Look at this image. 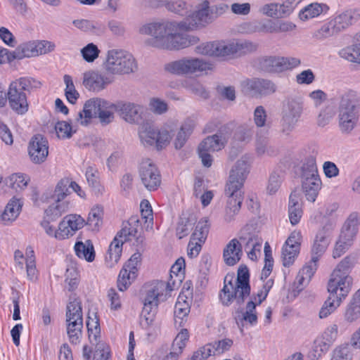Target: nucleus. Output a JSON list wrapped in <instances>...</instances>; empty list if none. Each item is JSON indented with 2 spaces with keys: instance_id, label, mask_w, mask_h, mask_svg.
<instances>
[{
  "instance_id": "1",
  "label": "nucleus",
  "mask_w": 360,
  "mask_h": 360,
  "mask_svg": "<svg viewBox=\"0 0 360 360\" xmlns=\"http://www.w3.org/2000/svg\"><path fill=\"white\" fill-rule=\"evenodd\" d=\"M213 13L209 1L203 0L191 14L192 22L178 23L166 20L152 22L142 25L139 33L152 37L146 41L150 46L167 50L183 49L195 44L198 39L181 33L179 30H192L198 25H208L214 21Z\"/></svg>"
},
{
  "instance_id": "2",
  "label": "nucleus",
  "mask_w": 360,
  "mask_h": 360,
  "mask_svg": "<svg viewBox=\"0 0 360 360\" xmlns=\"http://www.w3.org/2000/svg\"><path fill=\"white\" fill-rule=\"evenodd\" d=\"M251 162L252 158L250 155H243L230 172L225 188L227 201L223 218L226 223L230 224L234 221L240 210L244 194L243 188L250 172Z\"/></svg>"
},
{
  "instance_id": "3",
  "label": "nucleus",
  "mask_w": 360,
  "mask_h": 360,
  "mask_svg": "<svg viewBox=\"0 0 360 360\" xmlns=\"http://www.w3.org/2000/svg\"><path fill=\"white\" fill-rule=\"evenodd\" d=\"M41 82L32 77H22L9 84L7 96L10 108L18 115L25 114L29 109L27 93L39 89Z\"/></svg>"
},
{
  "instance_id": "4",
  "label": "nucleus",
  "mask_w": 360,
  "mask_h": 360,
  "mask_svg": "<svg viewBox=\"0 0 360 360\" xmlns=\"http://www.w3.org/2000/svg\"><path fill=\"white\" fill-rule=\"evenodd\" d=\"M117 112V104L104 98L96 97L87 100L83 110L79 113L78 121L82 125H87L94 117L98 118L103 126L114 122L115 112Z\"/></svg>"
},
{
  "instance_id": "5",
  "label": "nucleus",
  "mask_w": 360,
  "mask_h": 360,
  "mask_svg": "<svg viewBox=\"0 0 360 360\" xmlns=\"http://www.w3.org/2000/svg\"><path fill=\"white\" fill-rule=\"evenodd\" d=\"M172 290L171 283L154 281L144 286L143 307L141 315V324L148 328L153 325L160 301L165 291Z\"/></svg>"
},
{
  "instance_id": "6",
  "label": "nucleus",
  "mask_w": 360,
  "mask_h": 360,
  "mask_svg": "<svg viewBox=\"0 0 360 360\" xmlns=\"http://www.w3.org/2000/svg\"><path fill=\"white\" fill-rule=\"evenodd\" d=\"M249 278V271L245 266H240L238 268L235 284H233L231 281L227 283L226 277L224 286L219 294V299L222 304L229 306L233 301H236L238 306L241 305L250 293Z\"/></svg>"
},
{
  "instance_id": "7",
  "label": "nucleus",
  "mask_w": 360,
  "mask_h": 360,
  "mask_svg": "<svg viewBox=\"0 0 360 360\" xmlns=\"http://www.w3.org/2000/svg\"><path fill=\"white\" fill-rule=\"evenodd\" d=\"M360 118V100L349 95L341 97L338 109V128L343 135H351Z\"/></svg>"
},
{
  "instance_id": "8",
  "label": "nucleus",
  "mask_w": 360,
  "mask_h": 360,
  "mask_svg": "<svg viewBox=\"0 0 360 360\" xmlns=\"http://www.w3.org/2000/svg\"><path fill=\"white\" fill-rule=\"evenodd\" d=\"M255 49L256 46L255 44L247 41H233L231 43L213 41L203 43L197 46L195 52L201 55L224 57L234 53L245 54Z\"/></svg>"
},
{
  "instance_id": "9",
  "label": "nucleus",
  "mask_w": 360,
  "mask_h": 360,
  "mask_svg": "<svg viewBox=\"0 0 360 360\" xmlns=\"http://www.w3.org/2000/svg\"><path fill=\"white\" fill-rule=\"evenodd\" d=\"M351 267L352 261L348 257L338 264L328 283L329 294L343 300L346 298L352 288V278L349 276Z\"/></svg>"
},
{
  "instance_id": "10",
  "label": "nucleus",
  "mask_w": 360,
  "mask_h": 360,
  "mask_svg": "<svg viewBox=\"0 0 360 360\" xmlns=\"http://www.w3.org/2000/svg\"><path fill=\"white\" fill-rule=\"evenodd\" d=\"M103 67L108 73L122 75L136 71L137 64L129 52L122 49H110L106 53Z\"/></svg>"
},
{
  "instance_id": "11",
  "label": "nucleus",
  "mask_w": 360,
  "mask_h": 360,
  "mask_svg": "<svg viewBox=\"0 0 360 360\" xmlns=\"http://www.w3.org/2000/svg\"><path fill=\"white\" fill-rule=\"evenodd\" d=\"M213 68L214 65L212 63L195 57H184L165 65L167 72L176 75L202 74L212 70Z\"/></svg>"
},
{
  "instance_id": "12",
  "label": "nucleus",
  "mask_w": 360,
  "mask_h": 360,
  "mask_svg": "<svg viewBox=\"0 0 360 360\" xmlns=\"http://www.w3.org/2000/svg\"><path fill=\"white\" fill-rule=\"evenodd\" d=\"M66 322L69 340L72 343L77 344L82 336L83 327L82 307L78 300H75L68 304Z\"/></svg>"
},
{
  "instance_id": "13",
  "label": "nucleus",
  "mask_w": 360,
  "mask_h": 360,
  "mask_svg": "<svg viewBox=\"0 0 360 360\" xmlns=\"http://www.w3.org/2000/svg\"><path fill=\"white\" fill-rule=\"evenodd\" d=\"M55 45L49 41H30L20 44L10 53L8 60H22L46 54L54 50Z\"/></svg>"
},
{
  "instance_id": "14",
  "label": "nucleus",
  "mask_w": 360,
  "mask_h": 360,
  "mask_svg": "<svg viewBox=\"0 0 360 360\" xmlns=\"http://www.w3.org/2000/svg\"><path fill=\"white\" fill-rule=\"evenodd\" d=\"M302 113V104L297 99H290L284 105L281 126L283 132L289 133L297 125Z\"/></svg>"
},
{
  "instance_id": "15",
  "label": "nucleus",
  "mask_w": 360,
  "mask_h": 360,
  "mask_svg": "<svg viewBox=\"0 0 360 360\" xmlns=\"http://www.w3.org/2000/svg\"><path fill=\"white\" fill-rule=\"evenodd\" d=\"M141 262V254L137 251L131 255L121 269L117 278V287L120 291H124L131 285V281L137 275L138 266Z\"/></svg>"
},
{
  "instance_id": "16",
  "label": "nucleus",
  "mask_w": 360,
  "mask_h": 360,
  "mask_svg": "<svg viewBox=\"0 0 360 360\" xmlns=\"http://www.w3.org/2000/svg\"><path fill=\"white\" fill-rule=\"evenodd\" d=\"M332 230L331 225H326L316 234L311 249V260L309 262L310 264L318 265L319 260L324 255L330 243Z\"/></svg>"
},
{
  "instance_id": "17",
  "label": "nucleus",
  "mask_w": 360,
  "mask_h": 360,
  "mask_svg": "<svg viewBox=\"0 0 360 360\" xmlns=\"http://www.w3.org/2000/svg\"><path fill=\"white\" fill-rule=\"evenodd\" d=\"M139 173L141 183L147 190L155 191L160 186V172L151 160L143 161L140 165Z\"/></svg>"
},
{
  "instance_id": "18",
  "label": "nucleus",
  "mask_w": 360,
  "mask_h": 360,
  "mask_svg": "<svg viewBox=\"0 0 360 360\" xmlns=\"http://www.w3.org/2000/svg\"><path fill=\"white\" fill-rule=\"evenodd\" d=\"M113 82V77L107 73L91 70L84 73L83 85L86 89L99 93Z\"/></svg>"
},
{
  "instance_id": "19",
  "label": "nucleus",
  "mask_w": 360,
  "mask_h": 360,
  "mask_svg": "<svg viewBox=\"0 0 360 360\" xmlns=\"http://www.w3.org/2000/svg\"><path fill=\"white\" fill-rule=\"evenodd\" d=\"M131 233L127 229H122L117 233L110 244L105 256V263L108 266L112 267L118 262L122 255V245L125 242L129 240V235L131 234Z\"/></svg>"
},
{
  "instance_id": "20",
  "label": "nucleus",
  "mask_w": 360,
  "mask_h": 360,
  "mask_svg": "<svg viewBox=\"0 0 360 360\" xmlns=\"http://www.w3.org/2000/svg\"><path fill=\"white\" fill-rule=\"evenodd\" d=\"M28 153L33 163L41 164L45 162L49 155L46 139L40 134L34 136L29 143Z\"/></svg>"
},
{
  "instance_id": "21",
  "label": "nucleus",
  "mask_w": 360,
  "mask_h": 360,
  "mask_svg": "<svg viewBox=\"0 0 360 360\" xmlns=\"http://www.w3.org/2000/svg\"><path fill=\"white\" fill-rule=\"evenodd\" d=\"M243 87L255 96H265L274 93L276 86L269 79L254 78L243 82Z\"/></svg>"
},
{
  "instance_id": "22",
  "label": "nucleus",
  "mask_w": 360,
  "mask_h": 360,
  "mask_svg": "<svg viewBox=\"0 0 360 360\" xmlns=\"http://www.w3.org/2000/svg\"><path fill=\"white\" fill-rule=\"evenodd\" d=\"M117 112L120 117L130 124H139L142 120V107L136 103L118 101Z\"/></svg>"
},
{
  "instance_id": "23",
  "label": "nucleus",
  "mask_w": 360,
  "mask_h": 360,
  "mask_svg": "<svg viewBox=\"0 0 360 360\" xmlns=\"http://www.w3.org/2000/svg\"><path fill=\"white\" fill-rule=\"evenodd\" d=\"M342 32L360 20V7L347 8L333 18Z\"/></svg>"
},
{
  "instance_id": "24",
  "label": "nucleus",
  "mask_w": 360,
  "mask_h": 360,
  "mask_svg": "<svg viewBox=\"0 0 360 360\" xmlns=\"http://www.w3.org/2000/svg\"><path fill=\"white\" fill-rule=\"evenodd\" d=\"M243 255L242 245L239 240L233 238L226 245L223 252V258L226 264L233 266L238 263Z\"/></svg>"
},
{
  "instance_id": "25",
  "label": "nucleus",
  "mask_w": 360,
  "mask_h": 360,
  "mask_svg": "<svg viewBox=\"0 0 360 360\" xmlns=\"http://www.w3.org/2000/svg\"><path fill=\"white\" fill-rule=\"evenodd\" d=\"M343 316L348 323H355L360 319V289L352 295L347 303Z\"/></svg>"
},
{
  "instance_id": "26",
  "label": "nucleus",
  "mask_w": 360,
  "mask_h": 360,
  "mask_svg": "<svg viewBox=\"0 0 360 360\" xmlns=\"http://www.w3.org/2000/svg\"><path fill=\"white\" fill-rule=\"evenodd\" d=\"M329 6L324 3L313 2L302 8L298 18L302 21H307L321 15L322 13H326L329 11Z\"/></svg>"
},
{
  "instance_id": "27",
  "label": "nucleus",
  "mask_w": 360,
  "mask_h": 360,
  "mask_svg": "<svg viewBox=\"0 0 360 360\" xmlns=\"http://www.w3.org/2000/svg\"><path fill=\"white\" fill-rule=\"evenodd\" d=\"M302 179V189L308 201L315 202L322 186L320 176L305 177Z\"/></svg>"
},
{
  "instance_id": "28",
  "label": "nucleus",
  "mask_w": 360,
  "mask_h": 360,
  "mask_svg": "<svg viewBox=\"0 0 360 360\" xmlns=\"http://www.w3.org/2000/svg\"><path fill=\"white\" fill-rule=\"evenodd\" d=\"M303 211L301 199L298 193L292 192L289 197L288 217L292 225L297 224L302 217Z\"/></svg>"
},
{
  "instance_id": "29",
  "label": "nucleus",
  "mask_w": 360,
  "mask_h": 360,
  "mask_svg": "<svg viewBox=\"0 0 360 360\" xmlns=\"http://www.w3.org/2000/svg\"><path fill=\"white\" fill-rule=\"evenodd\" d=\"M195 127V122L194 120L187 118L184 121L174 141V145L176 149H180L185 145L188 139L193 133Z\"/></svg>"
},
{
  "instance_id": "30",
  "label": "nucleus",
  "mask_w": 360,
  "mask_h": 360,
  "mask_svg": "<svg viewBox=\"0 0 360 360\" xmlns=\"http://www.w3.org/2000/svg\"><path fill=\"white\" fill-rule=\"evenodd\" d=\"M22 207L20 199L13 198L7 203L1 214V220L4 224H9L14 221L19 216Z\"/></svg>"
},
{
  "instance_id": "31",
  "label": "nucleus",
  "mask_w": 360,
  "mask_h": 360,
  "mask_svg": "<svg viewBox=\"0 0 360 360\" xmlns=\"http://www.w3.org/2000/svg\"><path fill=\"white\" fill-rule=\"evenodd\" d=\"M340 33L334 19L332 18L323 22L313 34V37L323 41L337 36Z\"/></svg>"
},
{
  "instance_id": "32",
  "label": "nucleus",
  "mask_w": 360,
  "mask_h": 360,
  "mask_svg": "<svg viewBox=\"0 0 360 360\" xmlns=\"http://www.w3.org/2000/svg\"><path fill=\"white\" fill-rule=\"evenodd\" d=\"M226 143V136L221 133L209 136L198 146V148L205 151L214 152L221 150Z\"/></svg>"
},
{
  "instance_id": "33",
  "label": "nucleus",
  "mask_w": 360,
  "mask_h": 360,
  "mask_svg": "<svg viewBox=\"0 0 360 360\" xmlns=\"http://www.w3.org/2000/svg\"><path fill=\"white\" fill-rule=\"evenodd\" d=\"M359 220L356 212L351 213L345 220L340 232V236L354 240L359 229Z\"/></svg>"
},
{
  "instance_id": "34",
  "label": "nucleus",
  "mask_w": 360,
  "mask_h": 360,
  "mask_svg": "<svg viewBox=\"0 0 360 360\" xmlns=\"http://www.w3.org/2000/svg\"><path fill=\"white\" fill-rule=\"evenodd\" d=\"M76 255L88 262H91L95 259V250L91 240H86L84 242L77 241L74 247Z\"/></svg>"
},
{
  "instance_id": "35",
  "label": "nucleus",
  "mask_w": 360,
  "mask_h": 360,
  "mask_svg": "<svg viewBox=\"0 0 360 360\" xmlns=\"http://www.w3.org/2000/svg\"><path fill=\"white\" fill-rule=\"evenodd\" d=\"M256 302L249 300L246 304L245 311L241 312L236 319L238 325L243 326V322L254 326L257 323V313L256 311Z\"/></svg>"
},
{
  "instance_id": "36",
  "label": "nucleus",
  "mask_w": 360,
  "mask_h": 360,
  "mask_svg": "<svg viewBox=\"0 0 360 360\" xmlns=\"http://www.w3.org/2000/svg\"><path fill=\"white\" fill-rule=\"evenodd\" d=\"M317 269V264H311L308 262L303 268L299 271L295 281L296 288L301 290L306 286L310 281L311 277Z\"/></svg>"
},
{
  "instance_id": "37",
  "label": "nucleus",
  "mask_w": 360,
  "mask_h": 360,
  "mask_svg": "<svg viewBox=\"0 0 360 360\" xmlns=\"http://www.w3.org/2000/svg\"><path fill=\"white\" fill-rule=\"evenodd\" d=\"M240 240L244 243V248L247 250L252 243H258L262 238L257 231L252 225H245L238 233Z\"/></svg>"
},
{
  "instance_id": "38",
  "label": "nucleus",
  "mask_w": 360,
  "mask_h": 360,
  "mask_svg": "<svg viewBox=\"0 0 360 360\" xmlns=\"http://www.w3.org/2000/svg\"><path fill=\"white\" fill-rule=\"evenodd\" d=\"M259 68L266 72H282L281 56H265L259 59Z\"/></svg>"
},
{
  "instance_id": "39",
  "label": "nucleus",
  "mask_w": 360,
  "mask_h": 360,
  "mask_svg": "<svg viewBox=\"0 0 360 360\" xmlns=\"http://www.w3.org/2000/svg\"><path fill=\"white\" fill-rule=\"evenodd\" d=\"M210 225L208 217L201 218L195 226L194 231L191 236L192 239L205 243L210 231Z\"/></svg>"
},
{
  "instance_id": "40",
  "label": "nucleus",
  "mask_w": 360,
  "mask_h": 360,
  "mask_svg": "<svg viewBox=\"0 0 360 360\" xmlns=\"http://www.w3.org/2000/svg\"><path fill=\"white\" fill-rule=\"evenodd\" d=\"M343 300L336 297L335 296L329 294L328 297L324 302L321 307L319 316L320 319H326L330 314L334 313L336 309L340 306Z\"/></svg>"
},
{
  "instance_id": "41",
  "label": "nucleus",
  "mask_w": 360,
  "mask_h": 360,
  "mask_svg": "<svg viewBox=\"0 0 360 360\" xmlns=\"http://www.w3.org/2000/svg\"><path fill=\"white\" fill-rule=\"evenodd\" d=\"M72 24L75 27L85 32L98 34L104 30V27L101 23L86 19L75 20Z\"/></svg>"
},
{
  "instance_id": "42",
  "label": "nucleus",
  "mask_w": 360,
  "mask_h": 360,
  "mask_svg": "<svg viewBox=\"0 0 360 360\" xmlns=\"http://www.w3.org/2000/svg\"><path fill=\"white\" fill-rule=\"evenodd\" d=\"M69 202L66 200L57 201L46 210V216L51 221H56L63 214L68 212Z\"/></svg>"
},
{
  "instance_id": "43",
  "label": "nucleus",
  "mask_w": 360,
  "mask_h": 360,
  "mask_svg": "<svg viewBox=\"0 0 360 360\" xmlns=\"http://www.w3.org/2000/svg\"><path fill=\"white\" fill-rule=\"evenodd\" d=\"M103 208L102 206L96 205L91 208L86 224L89 225L92 230L98 231L103 224Z\"/></svg>"
},
{
  "instance_id": "44",
  "label": "nucleus",
  "mask_w": 360,
  "mask_h": 360,
  "mask_svg": "<svg viewBox=\"0 0 360 360\" xmlns=\"http://www.w3.org/2000/svg\"><path fill=\"white\" fill-rule=\"evenodd\" d=\"M339 56L349 62L360 64V46L354 41L352 45L342 49Z\"/></svg>"
},
{
  "instance_id": "45",
  "label": "nucleus",
  "mask_w": 360,
  "mask_h": 360,
  "mask_svg": "<svg viewBox=\"0 0 360 360\" xmlns=\"http://www.w3.org/2000/svg\"><path fill=\"white\" fill-rule=\"evenodd\" d=\"M182 86L191 93L203 99L209 97V92L196 79H185L182 83Z\"/></svg>"
},
{
  "instance_id": "46",
  "label": "nucleus",
  "mask_w": 360,
  "mask_h": 360,
  "mask_svg": "<svg viewBox=\"0 0 360 360\" xmlns=\"http://www.w3.org/2000/svg\"><path fill=\"white\" fill-rule=\"evenodd\" d=\"M139 138L144 146L156 144L157 129L150 125H143L139 132Z\"/></svg>"
},
{
  "instance_id": "47",
  "label": "nucleus",
  "mask_w": 360,
  "mask_h": 360,
  "mask_svg": "<svg viewBox=\"0 0 360 360\" xmlns=\"http://www.w3.org/2000/svg\"><path fill=\"white\" fill-rule=\"evenodd\" d=\"M302 179L305 177L320 176L318 172L316 158L313 155L306 158L301 167Z\"/></svg>"
},
{
  "instance_id": "48",
  "label": "nucleus",
  "mask_w": 360,
  "mask_h": 360,
  "mask_svg": "<svg viewBox=\"0 0 360 360\" xmlns=\"http://www.w3.org/2000/svg\"><path fill=\"white\" fill-rule=\"evenodd\" d=\"M173 127L167 124L163 126L160 129H157L158 137L156 139V146L158 149H161L169 143L172 136L173 134Z\"/></svg>"
},
{
  "instance_id": "49",
  "label": "nucleus",
  "mask_w": 360,
  "mask_h": 360,
  "mask_svg": "<svg viewBox=\"0 0 360 360\" xmlns=\"http://www.w3.org/2000/svg\"><path fill=\"white\" fill-rule=\"evenodd\" d=\"M194 220L188 217H180L176 228V235L181 239L187 236L193 228Z\"/></svg>"
},
{
  "instance_id": "50",
  "label": "nucleus",
  "mask_w": 360,
  "mask_h": 360,
  "mask_svg": "<svg viewBox=\"0 0 360 360\" xmlns=\"http://www.w3.org/2000/svg\"><path fill=\"white\" fill-rule=\"evenodd\" d=\"M101 53L98 46L94 43H89L80 50L81 56L86 63H94Z\"/></svg>"
},
{
  "instance_id": "51",
  "label": "nucleus",
  "mask_w": 360,
  "mask_h": 360,
  "mask_svg": "<svg viewBox=\"0 0 360 360\" xmlns=\"http://www.w3.org/2000/svg\"><path fill=\"white\" fill-rule=\"evenodd\" d=\"M352 347L349 343H345L336 347L332 352L330 360H352Z\"/></svg>"
},
{
  "instance_id": "52",
  "label": "nucleus",
  "mask_w": 360,
  "mask_h": 360,
  "mask_svg": "<svg viewBox=\"0 0 360 360\" xmlns=\"http://www.w3.org/2000/svg\"><path fill=\"white\" fill-rule=\"evenodd\" d=\"M71 180L69 179H62L56 185L53 198L55 200H64L67 195L70 193Z\"/></svg>"
},
{
  "instance_id": "53",
  "label": "nucleus",
  "mask_w": 360,
  "mask_h": 360,
  "mask_svg": "<svg viewBox=\"0 0 360 360\" xmlns=\"http://www.w3.org/2000/svg\"><path fill=\"white\" fill-rule=\"evenodd\" d=\"M190 311V306L188 302H186L184 296L179 295L177 301L174 306V317L175 321L177 322V319L183 320L184 317H186Z\"/></svg>"
},
{
  "instance_id": "54",
  "label": "nucleus",
  "mask_w": 360,
  "mask_h": 360,
  "mask_svg": "<svg viewBox=\"0 0 360 360\" xmlns=\"http://www.w3.org/2000/svg\"><path fill=\"white\" fill-rule=\"evenodd\" d=\"M63 80L65 84V96L70 103L74 104L78 99L79 94L75 89L72 78L70 75H65L63 77Z\"/></svg>"
},
{
  "instance_id": "55",
  "label": "nucleus",
  "mask_w": 360,
  "mask_h": 360,
  "mask_svg": "<svg viewBox=\"0 0 360 360\" xmlns=\"http://www.w3.org/2000/svg\"><path fill=\"white\" fill-rule=\"evenodd\" d=\"M297 0H285L278 4V17L287 18L293 13L298 4Z\"/></svg>"
},
{
  "instance_id": "56",
  "label": "nucleus",
  "mask_w": 360,
  "mask_h": 360,
  "mask_svg": "<svg viewBox=\"0 0 360 360\" xmlns=\"http://www.w3.org/2000/svg\"><path fill=\"white\" fill-rule=\"evenodd\" d=\"M353 243V240L347 238L346 237H342V236H339L338 241L335 243L334 250L333 251V257L335 258H338L341 257L346 250L352 245Z\"/></svg>"
},
{
  "instance_id": "57",
  "label": "nucleus",
  "mask_w": 360,
  "mask_h": 360,
  "mask_svg": "<svg viewBox=\"0 0 360 360\" xmlns=\"http://www.w3.org/2000/svg\"><path fill=\"white\" fill-rule=\"evenodd\" d=\"M63 219L70 225V232H74L75 233L86 224L84 219L76 214L66 215Z\"/></svg>"
},
{
  "instance_id": "58",
  "label": "nucleus",
  "mask_w": 360,
  "mask_h": 360,
  "mask_svg": "<svg viewBox=\"0 0 360 360\" xmlns=\"http://www.w3.org/2000/svg\"><path fill=\"white\" fill-rule=\"evenodd\" d=\"M122 229H127L129 232H132L129 235V240H131V236H135L143 228V221L138 217H132L129 221L123 225Z\"/></svg>"
},
{
  "instance_id": "59",
  "label": "nucleus",
  "mask_w": 360,
  "mask_h": 360,
  "mask_svg": "<svg viewBox=\"0 0 360 360\" xmlns=\"http://www.w3.org/2000/svg\"><path fill=\"white\" fill-rule=\"evenodd\" d=\"M232 345L233 341L229 338H225L219 341H216L213 343L207 344V345H210L212 347L210 348L212 355L222 354L223 352L229 350Z\"/></svg>"
},
{
  "instance_id": "60",
  "label": "nucleus",
  "mask_w": 360,
  "mask_h": 360,
  "mask_svg": "<svg viewBox=\"0 0 360 360\" xmlns=\"http://www.w3.org/2000/svg\"><path fill=\"white\" fill-rule=\"evenodd\" d=\"M167 9L180 15L187 14L188 11L187 4L184 0H169L167 4Z\"/></svg>"
},
{
  "instance_id": "61",
  "label": "nucleus",
  "mask_w": 360,
  "mask_h": 360,
  "mask_svg": "<svg viewBox=\"0 0 360 360\" xmlns=\"http://www.w3.org/2000/svg\"><path fill=\"white\" fill-rule=\"evenodd\" d=\"M55 130L59 139H70L73 134L72 126L65 121L58 122L55 125Z\"/></svg>"
},
{
  "instance_id": "62",
  "label": "nucleus",
  "mask_w": 360,
  "mask_h": 360,
  "mask_svg": "<svg viewBox=\"0 0 360 360\" xmlns=\"http://www.w3.org/2000/svg\"><path fill=\"white\" fill-rule=\"evenodd\" d=\"M332 345H328V342L321 338L314 342V345L311 352V356L315 359H319L323 354H326Z\"/></svg>"
},
{
  "instance_id": "63",
  "label": "nucleus",
  "mask_w": 360,
  "mask_h": 360,
  "mask_svg": "<svg viewBox=\"0 0 360 360\" xmlns=\"http://www.w3.org/2000/svg\"><path fill=\"white\" fill-rule=\"evenodd\" d=\"M299 252L300 249L287 248V246L283 245L282 248L283 264L285 266H289L292 264Z\"/></svg>"
},
{
  "instance_id": "64",
  "label": "nucleus",
  "mask_w": 360,
  "mask_h": 360,
  "mask_svg": "<svg viewBox=\"0 0 360 360\" xmlns=\"http://www.w3.org/2000/svg\"><path fill=\"white\" fill-rule=\"evenodd\" d=\"M253 121L257 127H265L267 126V113L262 105L256 107L253 113Z\"/></svg>"
}]
</instances>
